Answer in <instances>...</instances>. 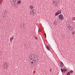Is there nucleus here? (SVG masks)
Listing matches in <instances>:
<instances>
[{
    "mask_svg": "<svg viewBox=\"0 0 75 75\" xmlns=\"http://www.w3.org/2000/svg\"><path fill=\"white\" fill-rule=\"evenodd\" d=\"M67 30L68 31L70 30V28H71V29H73L74 28V25L71 23H69L67 25Z\"/></svg>",
    "mask_w": 75,
    "mask_h": 75,
    "instance_id": "nucleus-1",
    "label": "nucleus"
},
{
    "mask_svg": "<svg viewBox=\"0 0 75 75\" xmlns=\"http://www.w3.org/2000/svg\"><path fill=\"white\" fill-rule=\"evenodd\" d=\"M29 58L31 59H33V60H34V59H37V57L35 56V55H31L30 57Z\"/></svg>",
    "mask_w": 75,
    "mask_h": 75,
    "instance_id": "nucleus-2",
    "label": "nucleus"
},
{
    "mask_svg": "<svg viewBox=\"0 0 75 75\" xmlns=\"http://www.w3.org/2000/svg\"><path fill=\"white\" fill-rule=\"evenodd\" d=\"M37 61H38L37 59H35L34 60H33L32 63L33 65H36L37 62Z\"/></svg>",
    "mask_w": 75,
    "mask_h": 75,
    "instance_id": "nucleus-3",
    "label": "nucleus"
},
{
    "mask_svg": "<svg viewBox=\"0 0 75 75\" xmlns=\"http://www.w3.org/2000/svg\"><path fill=\"white\" fill-rule=\"evenodd\" d=\"M59 18L60 19V20H64V16H63V15L62 14L59 15Z\"/></svg>",
    "mask_w": 75,
    "mask_h": 75,
    "instance_id": "nucleus-4",
    "label": "nucleus"
},
{
    "mask_svg": "<svg viewBox=\"0 0 75 75\" xmlns=\"http://www.w3.org/2000/svg\"><path fill=\"white\" fill-rule=\"evenodd\" d=\"M8 67V64L6 63L4 64V68L5 69H7V68Z\"/></svg>",
    "mask_w": 75,
    "mask_h": 75,
    "instance_id": "nucleus-5",
    "label": "nucleus"
},
{
    "mask_svg": "<svg viewBox=\"0 0 75 75\" xmlns=\"http://www.w3.org/2000/svg\"><path fill=\"white\" fill-rule=\"evenodd\" d=\"M29 62L30 63H31V64H32L33 62V59H31L30 58H29Z\"/></svg>",
    "mask_w": 75,
    "mask_h": 75,
    "instance_id": "nucleus-6",
    "label": "nucleus"
},
{
    "mask_svg": "<svg viewBox=\"0 0 75 75\" xmlns=\"http://www.w3.org/2000/svg\"><path fill=\"white\" fill-rule=\"evenodd\" d=\"M30 14L31 15H34L35 14L36 12H34L33 11H30Z\"/></svg>",
    "mask_w": 75,
    "mask_h": 75,
    "instance_id": "nucleus-7",
    "label": "nucleus"
},
{
    "mask_svg": "<svg viewBox=\"0 0 75 75\" xmlns=\"http://www.w3.org/2000/svg\"><path fill=\"white\" fill-rule=\"evenodd\" d=\"M47 48L49 50V51H50V47H49V46L48 45H45Z\"/></svg>",
    "mask_w": 75,
    "mask_h": 75,
    "instance_id": "nucleus-8",
    "label": "nucleus"
},
{
    "mask_svg": "<svg viewBox=\"0 0 75 75\" xmlns=\"http://www.w3.org/2000/svg\"><path fill=\"white\" fill-rule=\"evenodd\" d=\"M14 38V36H13L12 37L10 38V42H12V41H13V40Z\"/></svg>",
    "mask_w": 75,
    "mask_h": 75,
    "instance_id": "nucleus-9",
    "label": "nucleus"
},
{
    "mask_svg": "<svg viewBox=\"0 0 75 75\" xmlns=\"http://www.w3.org/2000/svg\"><path fill=\"white\" fill-rule=\"evenodd\" d=\"M29 8L30 9H33V8H34V6L32 5H31L30 6Z\"/></svg>",
    "mask_w": 75,
    "mask_h": 75,
    "instance_id": "nucleus-10",
    "label": "nucleus"
},
{
    "mask_svg": "<svg viewBox=\"0 0 75 75\" xmlns=\"http://www.w3.org/2000/svg\"><path fill=\"white\" fill-rule=\"evenodd\" d=\"M17 3L18 4H20L21 3V1H17Z\"/></svg>",
    "mask_w": 75,
    "mask_h": 75,
    "instance_id": "nucleus-11",
    "label": "nucleus"
},
{
    "mask_svg": "<svg viewBox=\"0 0 75 75\" xmlns=\"http://www.w3.org/2000/svg\"><path fill=\"white\" fill-rule=\"evenodd\" d=\"M63 71H64V72H67V69H65V68H64L63 69Z\"/></svg>",
    "mask_w": 75,
    "mask_h": 75,
    "instance_id": "nucleus-12",
    "label": "nucleus"
},
{
    "mask_svg": "<svg viewBox=\"0 0 75 75\" xmlns=\"http://www.w3.org/2000/svg\"><path fill=\"white\" fill-rule=\"evenodd\" d=\"M30 11H33L34 12H36V11H35V9H34L31 10Z\"/></svg>",
    "mask_w": 75,
    "mask_h": 75,
    "instance_id": "nucleus-13",
    "label": "nucleus"
},
{
    "mask_svg": "<svg viewBox=\"0 0 75 75\" xmlns=\"http://www.w3.org/2000/svg\"><path fill=\"white\" fill-rule=\"evenodd\" d=\"M2 4V1L1 0H0V6H1Z\"/></svg>",
    "mask_w": 75,
    "mask_h": 75,
    "instance_id": "nucleus-14",
    "label": "nucleus"
},
{
    "mask_svg": "<svg viewBox=\"0 0 75 75\" xmlns=\"http://www.w3.org/2000/svg\"><path fill=\"white\" fill-rule=\"evenodd\" d=\"M60 64L62 65H64V64H63V63H62V62H60Z\"/></svg>",
    "mask_w": 75,
    "mask_h": 75,
    "instance_id": "nucleus-15",
    "label": "nucleus"
},
{
    "mask_svg": "<svg viewBox=\"0 0 75 75\" xmlns=\"http://www.w3.org/2000/svg\"><path fill=\"white\" fill-rule=\"evenodd\" d=\"M55 14L56 16H57V15H58L59 14V13H56Z\"/></svg>",
    "mask_w": 75,
    "mask_h": 75,
    "instance_id": "nucleus-16",
    "label": "nucleus"
},
{
    "mask_svg": "<svg viewBox=\"0 0 75 75\" xmlns=\"http://www.w3.org/2000/svg\"><path fill=\"white\" fill-rule=\"evenodd\" d=\"M74 72V71H73V70H71V71H70V73L71 74V73H72V72Z\"/></svg>",
    "mask_w": 75,
    "mask_h": 75,
    "instance_id": "nucleus-17",
    "label": "nucleus"
},
{
    "mask_svg": "<svg viewBox=\"0 0 75 75\" xmlns=\"http://www.w3.org/2000/svg\"><path fill=\"white\" fill-rule=\"evenodd\" d=\"M61 10H60V11L58 13L59 14H61Z\"/></svg>",
    "mask_w": 75,
    "mask_h": 75,
    "instance_id": "nucleus-18",
    "label": "nucleus"
},
{
    "mask_svg": "<svg viewBox=\"0 0 75 75\" xmlns=\"http://www.w3.org/2000/svg\"><path fill=\"white\" fill-rule=\"evenodd\" d=\"M54 24L55 25H57V23H56V22L54 21Z\"/></svg>",
    "mask_w": 75,
    "mask_h": 75,
    "instance_id": "nucleus-19",
    "label": "nucleus"
},
{
    "mask_svg": "<svg viewBox=\"0 0 75 75\" xmlns=\"http://www.w3.org/2000/svg\"><path fill=\"white\" fill-rule=\"evenodd\" d=\"M72 20L74 21L75 20V17H74L72 18Z\"/></svg>",
    "mask_w": 75,
    "mask_h": 75,
    "instance_id": "nucleus-20",
    "label": "nucleus"
},
{
    "mask_svg": "<svg viewBox=\"0 0 75 75\" xmlns=\"http://www.w3.org/2000/svg\"><path fill=\"white\" fill-rule=\"evenodd\" d=\"M61 71L62 72H64V71L63 70V69H61Z\"/></svg>",
    "mask_w": 75,
    "mask_h": 75,
    "instance_id": "nucleus-21",
    "label": "nucleus"
},
{
    "mask_svg": "<svg viewBox=\"0 0 75 75\" xmlns=\"http://www.w3.org/2000/svg\"><path fill=\"white\" fill-rule=\"evenodd\" d=\"M67 75H70V73L69 72H68L67 74Z\"/></svg>",
    "mask_w": 75,
    "mask_h": 75,
    "instance_id": "nucleus-22",
    "label": "nucleus"
},
{
    "mask_svg": "<svg viewBox=\"0 0 75 75\" xmlns=\"http://www.w3.org/2000/svg\"><path fill=\"white\" fill-rule=\"evenodd\" d=\"M74 32H72V34H73V35H74Z\"/></svg>",
    "mask_w": 75,
    "mask_h": 75,
    "instance_id": "nucleus-23",
    "label": "nucleus"
},
{
    "mask_svg": "<svg viewBox=\"0 0 75 75\" xmlns=\"http://www.w3.org/2000/svg\"><path fill=\"white\" fill-rule=\"evenodd\" d=\"M35 40H37L38 39V38L37 37H35Z\"/></svg>",
    "mask_w": 75,
    "mask_h": 75,
    "instance_id": "nucleus-24",
    "label": "nucleus"
},
{
    "mask_svg": "<svg viewBox=\"0 0 75 75\" xmlns=\"http://www.w3.org/2000/svg\"><path fill=\"white\" fill-rule=\"evenodd\" d=\"M61 11L60 10H59V11L57 12V13H59Z\"/></svg>",
    "mask_w": 75,
    "mask_h": 75,
    "instance_id": "nucleus-25",
    "label": "nucleus"
},
{
    "mask_svg": "<svg viewBox=\"0 0 75 75\" xmlns=\"http://www.w3.org/2000/svg\"><path fill=\"white\" fill-rule=\"evenodd\" d=\"M50 72H51L52 71V69H50Z\"/></svg>",
    "mask_w": 75,
    "mask_h": 75,
    "instance_id": "nucleus-26",
    "label": "nucleus"
},
{
    "mask_svg": "<svg viewBox=\"0 0 75 75\" xmlns=\"http://www.w3.org/2000/svg\"><path fill=\"white\" fill-rule=\"evenodd\" d=\"M54 4H55L56 5H57V3H54Z\"/></svg>",
    "mask_w": 75,
    "mask_h": 75,
    "instance_id": "nucleus-27",
    "label": "nucleus"
},
{
    "mask_svg": "<svg viewBox=\"0 0 75 75\" xmlns=\"http://www.w3.org/2000/svg\"><path fill=\"white\" fill-rule=\"evenodd\" d=\"M63 71V73H64V74L65 73V71Z\"/></svg>",
    "mask_w": 75,
    "mask_h": 75,
    "instance_id": "nucleus-28",
    "label": "nucleus"
},
{
    "mask_svg": "<svg viewBox=\"0 0 75 75\" xmlns=\"http://www.w3.org/2000/svg\"><path fill=\"white\" fill-rule=\"evenodd\" d=\"M0 55H1V52L0 51Z\"/></svg>",
    "mask_w": 75,
    "mask_h": 75,
    "instance_id": "nucleus-29",
    "label": "nucleus"
},
{
    "mask_svg": "<svg viewBox=\"0 0 75 75\" xmlns=\"http://www.w3.org/2000/svg\"><path fill=\"white\" fill-rule=\"evenodd\" d=\"M45 38H46V37H46V35H45Z\"/></svg>",
    "mask_w": 75,
    "mask_h": 75,
    "instance_id": "nucleus-30",
    "label": "nucleus"
},
{
    "mask_svg": "<svg viewBox=\"0 0 75 75\" xmlns=\"http://www.w3.org/2000/svg\"><path fill=\"white\" fill-rule=\"evenodd\" d=\"M5 12H7V11H6V10H5Z\"/></svg>",
    "mask_w": 75,
    "mask_h": 75,
    "instance_id": "nucleus-31",
    "label": "nucleus"
},
{
    "mask_svg": "<svg viewBox=\"0 0 75 75\" xmlns=\"http://www.w3.org/2000/svg\"><path fill=\"white\" fill-rule=\"evenodd\" d=\"M39 31H40V29H39V30H38V32H39Z\"/></svg>",
    "mask_w": 75,
    "mask_h": 75,
    "instance_id": "nucleus-32",
    "label": "nucleus"
},
{
    "mask_svg": "<svg viewBox=\"0 0 75 75\" xmlns=\"http://www.w3.org/2000/svg\"><path fill=\"white\" fill-rule=\"evenodd\" d=\"M53 3H55V1H54Z\"/></svg>",
    "mask_w": 75,
    "mask_h": 75,
    "instance_id": "nucleus-33",
    "label": "nucleus"
},
{
    "mask_svg": "<svg viewBox=\"0 0 75 75\" xmlns=\"http://www.w3.org/2000/svg\"><path fill=\"white\" fill-rule=\"evenodd\" d=\"M45 35H46V33H45Z\"/></svg>",
    "mask_w": 75,
    "mask_h": 75,
    "instance_id": "nucleus-34",
    "label": "nucleus"
},
{
    "mask_svg": "<svg viewBox=\"0 0 75 75\" xmlns=\"http://www.w3.org/2000/svg\"><path fill=\"white\" fill-rule=\"evenodd\" d=\"M3 17H4V16H3Z\"/></svg>",
    "mask_w": 75,
    "mask_h": 75,
    "instance_id": "nucleus-35",
    "label": "nucleus"
},
{
    "mask_svg": "<svg viewBox=\"0 0 75 75\" xmlns=\"http://www.w3.org/2000/svg\"><path fill=\"white\" fill-rule=\"evenodd\" d=\"M13 1H14V0H13Z\"/></svg>",
    "mask_w": 75,
    "mask_h": 75,
    "instance_id": "nucleus-36",
    "label": "nucleus"
}]
</instances>
